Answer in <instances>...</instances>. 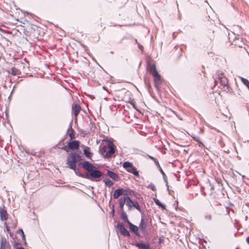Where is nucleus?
<instances>
[{"label": "nucleus", "mask_w": 249, "mask_h": 249, "mask_svg": "<svg viewBox=\"0 0 249 249\" xmlns=\"http://www.w3.org/2000/svg\"><path fill=\"white\" fill-rule=\"evenodd\" d=\"M115 145L112 142L108 141L107 145L101 148L100 153L105 158H111L115 153Z\"/></svg>", "instance_id": "1"}, {"label": "nucleus", "mask_w": 249, "mask_h": 249, "mask_svg": "<svg viewBox=\"0 0 249 249\" xmlns=\"http://www.w3.org/2000/svg\"><path fill=\"white\" fill-rule=\"evenodd\" d=\"M149 72L154 77V81L155 83V86L158 89H160V86L162 82V80L161 78L160 75L158 73L156 67L154 65L150 66Z\"/></svg>", "instance_id": "2"}, {"label": "nucleus", "mask_w": 249, "mask_h": 249, "mask_svg": "<svg viewBox=\"0 0 249 249\" xmlns=\"http://www.w3.org/2000/svg\"><path fill=\"white\" fill-rule=\"evenodd\" d=\"M219 84H220L219 88L226 92H230L232 90V89L229 85L228 80L223 72L219 73Z\"/></svg>", "instance_id": "3"}, {"label": "nucleus", "mask_w": 249, "mask_h": 249, "mask_svg": "<svg viewBox=\"0 0 249 249\" xmlns=\"http://www.w3.org/2000/svg\"><path fill=\"white\" fill-rule=\"evenodd\" d=\"M80 156L75 152H71L67 156L66 163L68 166L73 170H76V163L79 160Z\"/></svg>", "instance_id": "4"}, {"label": "nucleus", "mask_w": 249, "mask_h": 249, "mask_svg": "<svg viewBox=\"0 0 249 249\" xmlns=\"http://www.w3.org/2000/svg\"><path fill=\"white\" fill-rule=\"evenodd\" d=\"M123 166L128 172L133 174L137 177H139V172L132 163L129 161L124 162L123 163Z\"/></svg>", "instance_id": "5"}, {"label": "nucleus", "mask_w": 249, "mask_h": 249, "mask_svg": "<svg viewBox=\"0 0 249 249\" xmlns=\"http://www.w3.org/2000/svg\"><path fill=\"white\" fill-rule=\"evenodd\" d=\"M80 146V142L77 140L70 142L67 145L64 146L63 149L68 152V149L71 150H77Z\"/></svg>", "instance_id": "6"}, {"label": "nucleus", "mask_w": 249, "mask_h": 249, "mask_svg": "<svg viewBox=\"0 0 249 249\" xmlns=\"http://www.w3.org/2000/svg\"><path fill=\"white\" fill-rule=\"evenodd\" d=\"M102 175V172L97 170L95 167L89 173L88 178L90 179H91V178H99Z\"/></svg>", "instance_id": "7"}, {"label": "nucleus", "mask_w": 249, "mask_h": 249, "mask_svg": "<svg viewBox=\"0 0 249 249\" xmlns=\"http://www.w3.org/2000/svg\"><path fill=\"white\" fill-rule=\"evenodd\" d=\"M117 228L122 234L125 236H130L129 231L125 228L122 223H118L117 225Z\"/></svg>", "instance_id": "8"}, {"label": "nucleus", "mask_w": 249, "mask_h": 249, "mask_svg": "<svg viewBox=\"0 0 249 249\" xmlns=\"http://www.w3.org/2000/svg\"><path fill=\"white\" fill-rule=\"evenodd\" d=\"M234 44L239 48H245V43L244 39L242 37H235L234 40Z\"/></svg>", "instance_id": "9"}, {"label": "nucleus", "mask_w": 249, "mask_h": 249, "mask_svg": "<svg viewBox=\"0 0 249 249\" xmlns=\"http://www.w3.org/2000/svg\"><path fill=\"white\" fill-rule=\"evenodd\" d=\"M0 217L1 221H6L8 219V214L4 206L0 208Z\"/></svg>", "instance_id": "10"}, {"label": "nucleus", "mask_w": 249, "mask_h": 249, "mask_svg": "<svg viewBox=\"0 0 249 249\" xmlns=\"http://www.w3.org/2000/svg\"><path fill=\"white\" fill-rule=\"evenodd\" d=\"M81 110L80 106L78 104H75L72 106V110L73 111L75 119L77 120V116Z\"/></svg>", "instance_id": "11"}, {"label": "nucleus", "mask_w": 249, "mask_h": 249, "mask_svg": "<svg viewBox=\"0 0 249 249\" xmlns=\"http://www.w3.org/2000/svg\"><path fill=\"white\" fill-rule=\"evenodd\" d=\"M82 167L86 170L89 172V173L95 168V167L91 163L88 161H84L82 163Z\"/></svg>", "instance_id": "12"}, {"label": "nucleus", "mask_w": 249, "mask_h": 249, "mask_svg": "<svg viewBox=\"0 0 249 249\" xmlns=\"http://www.w3.org/2000/svg\"><path fill=\"white\" fill-rule=\"evenodd\" d=\"M219 145L221 147V151L224 153H228L229 152V149L228 147L225 146V144L222 141L221 138L219 137Z\"/></svg>", "instance_id": "13"}, {"label": "nucleus", "mask_w": 249, "mask_h": 249, "mask_svg": "<svg viewBox=\"0 0 249 249\" xmlns=\"http://www.w3.org/2000/svg\"><path fill=\"white\" fill-rule=\"evenodd\" d=\"M0 249H11L9 242L5 239L1 241Z\"/></svg>", "instance_id": "14"}, {"label": "nucleus", "mask_w": 249, "mask_h": 249, "mask_svg": "<svg viewBox=\"0 0 249 249\" xmlns=\"http://www.w3.org/2000/svg\"><path fill=\"white\" fill-rule=\"evenodd\" d=\"M107 175L108 176H109L110 178H111L112 179L114 180H118L119 179L118 175L112 171L108 170L107 172Z\"/></svg>", "instance_id": "15"}, {"label": "nucleus", "mask_w": 249, "mask_h": 249, "mask_svg": "<svg viewBox=\"0 0 249 249\" xmlns=\"http://www.w3.org/2000/svg\"><path fill=\"white\" fill-rule=\"evenodd\" d=\"M124 194V190L123 189H118L116 190L113 193V197L115 199L118 198L120 196Z\"/></svg>", "instance_id": "16"}, {"label": "nucleus", "mask_w": 249, "mask_h": 249, "mask_svg": "<svg viewBox=\"0 0 249 249\" xmlns=\"http://www.w3.org/2000/svg\"><path fill=\"white\" fill-rule=\"evenodd\" d=\"M119 207L121 210V211H124V204L126 202V196L124 197H121L119 199Z\"/></svg>", "instance_id": "17"}, {"label": "nucleus", "mask_w": 249, "mask_h": 249, "mask_svg": "<svg viewBox=\"0 0 249 249\" xmlns=\"http://www.w3.org/2000/svg\"><path fill=\"white\" fill-rule=\"evenodd\" d=\"M128 224L129 226L130 230L131 231L133 232L134 233H135L136 235H138V228L136 226L132 224L130 222H128Z\"/></svg>", "instance_id": "18"}, {"label": "nucleus", "mask_w": 249, "mask_h": 249, "mask_svg": "<svg viewBox=\"0 0 249 249\" xmlns=\"http://www.w3.org/2000/svg\"><path fill=\"white\" fill-rule=\"evenodd\" d=\"M136 247H138L140 249H150L149 244H145L142 243H138L136 244Z\"/></svg>", "instance_id": "19"}, {"label": "nucleus", "mask_w": 249, "mask_h": 249, "mask_svg": "<svg viewBox=\"0 0 249 249\" xmlns=\"http://www.w3.org/2000/svg\"><path fill=\"white\" fill-rule=\"evenodd\" d=\"M134 202L132 201L129 196H126V204L127 206L128 207L129 210L131 209L132 207L133 206Z\"/></svg>", "instance_id": "20"}, {"label": "nucleus", "mask_w": 249, "mask_h": 249, "mask_svg": "<svg viewBox=\"0 0 249 249\" xmlns=\"http://www.w3.org/2000/svg\"><path fill=\"white\" fill-rule=\"evenodd\" d=\"M75 131L72 128H71V129H69L68 135H69V137H70L71 140H73L75 139Z\"/></svg>", "instance_id": "21"}, {"label": "nucleus", "mask_w": 249, "mask_h": 249, "mask_svg": "<svg viewBox=\"0 0 249 249\" xmlns=\"http://www.w3.org/2000/svg\"><path fill=\"white\" fill-rule=\"evenodd\" d=\"M10 73L13 75L15 76V75H18L20 74V71L18 70L17 68H16L15 67H13L11 69Z\"/></svg>", "instance_id": "22"}, {"label": "nucleus", "mask_w": 249, "mask_h": 249, "mask_svg": "<svg viewBox=\"0 0 249 249\" xmlns=\"http://www.w3.org/2000/svg\"><path fill=\"white\" fill-rule=\"evenodd\" d=\"M146 228V225L145 224V222L143 219H142L140 225H139V229L142 231H144Z\"/></svg>", "instance_id": "23"}, {"label": "nucleus", "mask_w": 249, "mask_h": 249, "mask_svg": "<svg viewBox=\"0 0 249 249\" xmlns=\"http://www.w3.org/2000/svg\"><path fill=\"white\" fill-rule=\"evenodd\" d=\"M240 79L241 80V81L242 82V83L247 87L248 88L249 86V81L246 79V78H244L243 77H240Z\"/></svg>", "instance_id": "24"}, {"label": "nucleus", "mask_w": 249, "mask_h": 249, "mask_svg": "<svg viewBox=\"0 0 249 249\" xmlns=\"http://www.w3.org/2000/svg\"><path fill=\"white\" fill-rule=\"evenodd\" d=\"M104 181L105 184L108 187H111L113 184V183L112 182V181H111L109 179H105L104 180Z\"/></svg>", "instance_id": "25"}, {"label": "nucleus", "mask_w": 249, "mask_h": 249, "mask_svg": "<svg viewBox=\"0 0 249 249\" xmlns=\"http://www.w3.org/2000/svg\"><path fill=\"white\" fill-rule=\"evenodd\" d=\"M84 153L88 158H90L92 156V154L87 149H85L84 150Z\"/></svg>", "instance_id": "26"}, {"label": "nucleus", "mask_w": 249, "mask_h": 249, "mask_svg": "<svg viewBox=\"0 0 249 249\" xmlns=\"http://www.w3.org/2000/svg\"><path fill=\"white\" fill-rule=\"evenodd\" d=\"M133 207H134L135 208H136L139 211H140V212L141 211V208H140V205L137 201H135L134 202Z\"/></svg>", "instance_id": "27"}, {"label": "nucleus", "mask_w": 249, "mask_h": 249, "mask_svg": "<svg viewBox=\"0 0 249 249\" xmlns=\"http://www.w3.org/2000/svg\"><path fill=\"white\" fill-rule=\"evenodd\" d=\"M122 218L123 219V220L125 221V222H126L127 223H128V222H129L130 221L128 220V218H127V216L126 215V214L124 213H122Z\"/></svg>", "instance_id": "28"}, {"label": "nucleus", "mask_w": 249, "mask_h": 249, "mask_svg": "<svg viewBox=\"0 0 249 249\" xmlns=\"http://www.w3.org/2000/svg\"><path fill=\"white\" fill-rule=\"evenodd\" d=\"M155 203L161 208H164V205L162 204L160 201L158 199H154Z\"/></svg>", "instance_id": "29"}, {"label": "nucleus", "mask_w": 249, "mask_h": 249, "mask_svg": "<svg viewBox=\"0 0 249 249\" xmlns=\"http://www.w3.org/2000/svg\"><path fill=\"white\" fill-rule=\"evenodd\" d=\"M147 188H149V189H151L153 191H156V187H155V185L154 184H153V183H151L150 184H149L147 186Z\"/></svg>", "instance_id": "30"}, {"label": "nucleus", "mask_w": 249, "mask_h": 249, "mask_svg": "<svg viewBox=\"0 0 249 249\" xmlns=\"http://www.w3.org/2000/svg\"><path fill=\"white\" fill-rule=\"evenodd\" d=\"M149 157L150 159L153 160L156 163H157L158 165H159L157 160H156V159H155L154 158H153V157H151L150 156H149Z\"/></svg>", "instance_id": "31"}, {"label": "nucleus", "mask_w": 249, "mask_h": 249, "mask_svg": "<svg viewBox=\"0 0 249 249\" xmlns=\"http://www.w3.org/2000/svg\"><path fill=\"white\" fill-rule=\"evenodd\" d=\"M159 240V244L163 242V239H162L161 237H160Z\"/></svg>", "instance_id": "32"}, {"label": "nucleus", "mask_w": 249, "mask_h": 249, "mask_svg": "<svg viewBox=\"0 0 249 249\" xmlns=\"http://www.w3.org/2000/svg\"><path fill=\"white\" fill-rule=\"evenodd\" d=\"M246 241L247 243L249 245V236L246 238Z\"/></svg>", "instance_id": "33"}, {"label": "nucleus", "mask_w": 249, "mask_h": 249, "mask_svg": "<svg viewBox=\"0 0 249 249\" xmlns=\"http://www.w3.org/2000/svg\"><path fill=\"white\" fill-rule=\"evenodd\" d=\"M20 231L22 233L23 236H24V232H23V231L22 230H20Z\"/></svg>", "instance_id": "34"}, {"label": "nucleus", "mask_w": 249, "mask_h": 249, "mask_svg": "<svg viewBox=\"0 0 249 249\" xmlns=\"http://www.w3.org/2000/svg\"><path fill=\"white\" fill-rule=\"evenodd\" d=\"M248 219V216H246L245 217V220H247V219Z\"/></svg>", "instance_id": "35"}, {"label": "nucleus", "mask_w": 249, "mask_h": 249, "mask_svg": "<svg viewBox=\"0 0 249 249\" xmlns=\"http://www.w3.org/2000/svg\"><path fill=\"white\" fill-rule=\"evenodd\" d=\"M7 230L8 231H9V229H8V228H7Z\"/></svg>", "instance_id": "36"}, {"label": "nucleus", "mask_w": 249, "mask_h": 249, "mask_svg": "<svg viewBox=\"0 0 249 249\" xmlns=\"http://www.w3.org/2000/svg\"><path fill=\"white\" fill-rule=\"evenodd\" d=\"M222 204H221V203H219V205H221Z\"/></svg>", "instance_id": "37"}]
</instances>
